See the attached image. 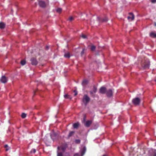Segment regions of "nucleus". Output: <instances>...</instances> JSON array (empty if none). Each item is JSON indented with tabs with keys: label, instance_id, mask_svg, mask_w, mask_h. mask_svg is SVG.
Here are the masks:
<instances>
[{
	"label": "nucleus",
	"instance_id": "obj_1",
	"mask_svg": "<svg viewBox=\"0 0 156 156\" xmlns=\"http://www.w3.org/2000/svg\"><path fill=\"white\" fill-rule=\"evenodd\" d=\"M48 0H47L46 2L42 0H39L38 1V4L40 7L42 8H44L48 4Z\"/></svg>",
	"mask_w": 156,
	"mask_h": 156
},
{
	"label": "nucleus",
	"instance_id": "obj_2",
	"mask_svg": "<svg viewBox=\"0 0 156 156\" xmlns=\"http://www.w3.org/2000/svg\"><path fill=\"white\" fill-rule=\"evenodd\" d=\"M90 100V98L86 94L84 95L83 97L82 101L85 105H87Z\"/></svg>",
	"mask_w": 156,
	"mask_h": 156
},
{
	"label": "nucleus",
	"instance_id": "obj_3",
	"mask_svg": "<svg viewBox=\"0 0 156 156\" xmlns=\"http://www.w3.org/2000/svg\"><path fill=\"white\" fill-rule=\"evenodd\" d=\"M150 65L149 61L148 60H147L145 62L142 64V66L144 69H148Z\"/></svg>",
	"mask_w": 156,
	"mask_h": 156
},
{
	"label": "nucleus",
	"instance_id": "obj_4",
	"mask_svg": "<svg viewBox=\"0 0 156 156\" xmlns=\"http://www.w3.org/2000/svg\"><path fill=\"white\" fill-rule=\"evenodd\" d=\"M132 102L135 105H138L140 104V100L139 98H136L133 99Z\"/></svg>",
	"mask_w": 156,
	"mask_h": 156
},
{
	"label": "nucleus",
	"instance_id": "obj_5",
	"mask_svg": "<svg viewBox=\"0 0 156 156\" xmlns=\"http://www.w3.org/2000/svg\"><path fill=\"white\" fill-rule=\"evenodd\" d=\"M67 147V145L65 144V145H62L60 147H58V149L59 151H61L62 152H64L65 151Z\"/></svg>",
	"mask_w": 156,
	"mask_h": 156
},
{
	"label": "nucleus",
	"instance_id": "obj_6",
	"mask_svg": "<svg viewBox=\"0 0 156 156\" xmlns=\"http://www.w3.org/2000/svg\"><path fill=\"white\" fill-rule=\"evenodd\" d=\"M31 64L33 65H36L38 63V62L36 59L34 58H32L30 59Z\"/></svg>",
	"mask_w": 156,
	"mask_h": 156
},
{
	"label": "nucleus",
	"instance_id": "obj_7",
	"mask_svg": "<svg viewBox=\"0 0 156 156\" xmlns=\"http://www.w3.org/2000/svg\"><path fill=\"white\" fill-rule=\"evenodd\" d=\"M106 94L108 97L111 96L113 94L112 90L111 89H109L106 91Z\"/></svg>",
	"mask_w": 156,
	"mask_h": 156
},
{
	"label": "nucleus",
	"instance_id": "obj_8",
	"mask_svg": "<svg viewBox=\"0 0 156 156\" xmlns=\"http://www.w3.org/2000/svg\"><path fill=\"white\" fill-rule=\"evenodd\" d=\"M7 81V80L4 76H2L0 79V81L3 83H6Z\"/></svg>",
	"mask_w": 156,
	"mask_h": 156
},
{
	"label": "nucleus",
	"instance_id": "obj_9",
	"mask_svg": "<svg viewBox=\"0 0 156 156\" xmlns=\"http://www.w3.org/2000/svg\"><path fill=\"white\" fill-rule=\"evenodd\" d=\"M99 92L100 93L102 94L106 93V88L104 87H101L100 89Z\"/></svg>",
	"mask_w": 156,
	"mask_h": 156
},
{
	"label": "nucleus",
	"instance_id": "obj_10",
	"mask_svg": "<svg viewBox=\"0 0 156 156\" xmlns=\"http://www.w3.org/2000/svg\"><path fill=\"white\" fill-rule=\"evenodd\" d=\"M130 16L128 17L127 18L129 21H132L133 20L134 18V16L132 13H129Z\"/></svg>",
	"mask_w": 156,
	"mask_h": 156
},
{
	"label": "nucleus",
	"instance_id": "obj_11",
	"mask_svg": "<svg viewBox=\"0 0 156 156\" xmlns=\"http://www.w3.org/2000/svg\"><path fill=\"white\" fill-rule=\"evenodd\" d=\"M92 122V120L87 121L85 123V126L87 127H89L90 126Z\"/></svg>",
	"mask_w": 156,
	"mask_h": 156
},
{
	"label": "nucleus",
	"instance_id": "obj_12",
	"mask_svg": "<svg viewBox=\"0 0 156 156\" xmlns=\"http://www.w3.org/2000/svg\"><path fill=\"white\" fill-rule=\"evenodd\" d=\"M97 91V87L95 86H94L93 88V91H90V94L92 96H94V95H93V92L94 93H95Z\"/></svg>",
	"mask_w": 156,
	"mask_h": 156
},
{
	"label": "nucleus",
	"instance_id": "obj_13",
	"mask_svg": "<svg viewBox=\"0 0 156 156\" xmlns=\"http://www.w3.org/2000/svg\"><path fill=\"white\" fill-rule=\"evenodd\" d=\"M150 36L152 37H156V33L154 32H152L150 33Z\"/></svg>",
	"mask_w": 156,
	"mask_h": 156
},
{
	"label": "nucleus",
	"instance_id": "obj_14",
	"mask_svg": "<svg viewBox=\"0 0 156 156\" xmlns=\"http://www.w3.org/2000/svg\"><path fill=\"white\" fill-rule=\"evenodd\" d=\"M86 151V149L85 147H84L83 149L81 150L80 152L82 156H83L85 154Z\"/></svg>",
	"mask_w": 156,
	"mask_h": 156
},
{
	"label": "nucleus",
	"instance_id": "obj_15",
	"mask_svg": "<svg viewBox=\"0 0 156 156\" xmlns=\"http://www.w3.org/2000/svg\"><path fill=\"white\" fill-rule=\"evenodd\" d=\"M88 81L87 80H84L82 82V84L83 86H85L88 83Z\"/></svg>",
	"mask_w": 156,
	"mask_h": 156
},
{
	"label": "nucleus",
	"instance_id": "obj_16",
	"mask_svg": "<svg viewBox=\"0 0 156 156\" xmlns=\"http://www.w3.org/2000/svg\"><path fill=\"white\" fill-rule=\"evenodd\" d=\"M5 27V24L2 23L1 22L0 23V28L1 29H3Z\"/></svg>",
	"mask_w": 156,
	"mask_h": 156
},
{
	"label": "nucleus",
	"instance_id": "obj_17",
	"mask_svg": "<svg viewBox=\"0 0 156 156\" xmlns=\"http://www.w3.org/2000/svg\"><path fill=\"white\" fill-rule=\"evenodd\" d=\"M79 124L78 123H74L73 124V127L74 128H77L79 126Z\"/></svg>",
	"mask_w": 156,
	"mask_h": 156
},
{
	"label": "nucleus",
	"instance_id": "obj_18",
	"mask_svg": "<svg viewBox=\"0 0 156 156\" xmlns=\"http://www.w3.org/2000/svg\"><path fill=\"white\" fill-rule=\"evenodd\" d=\"M64 57L66 58H69L70 57L69 53V52L65 53L64 55Z\"/></svg>",
	"mask_w": 156,
	"mask_h": 156
},
{
	"label": "nucleus",
	"instance_id": "obj_19",
	"mask_svg": "<svg viewBox=\"0 0 156 156\" xmlns=\"http://www.w3.org/2000/svg\"><path fill=\"white\" fill-rule=\"evenodd\" d=\"M95 48H96V47L94 45H92L91 46V47L90 48V49H91V51H95Z\"/></svg>",
	"mask_w": 156,
	"mask_h": 156
},
{
	"label": "nucleus",
	"instance_id": "obj_20",
	"mask_svg": "<svg viewBox=\"0 0 156 156\" xmlns=\"http://www.w3.org/2000/svg\"><path fill=\"white\" fill-rule=\"evenodd\" d=\"M64 97L65 98H69L70 99H71L72 97L69 96V95H68V94H65L64 95Z\"/></svg>",
	"mask_w": 156,
	"mask_h": 156
},
{
	"label": "nucleus",
	"instance_id": "obj_21",
	"mask_svg": "<svg viewBox=\"0 0 156 156\" xmlns=\"http://www.w3.org/2000/svg\"><path fill=\"white\" fill-rule=\"evenodd\" d=\"M56 11L57 12L60 13L62 11V9L60 8H58L56 9Z\"/></svg>",
	"mask_w": 156,
	"mask_h": 156
},
{
	"label": "nucleus",
	"instance_id": "obj_22",
	"mask_svg": "<svg viewBox=\"0 0 156 156\" xmlns=\"http://www.w3.org/2000/svg\"><path fill=\"white\" fill-rule=\"evenodd\" d=\"M20 63L22 66H23L25 64L26 61L24 60H23L20 62Z\"/></svg>",
	"mask_w": 156,
	"mask_h": 156
},
{
	"label": "nucleus",
	"instance_id": "obj_23",
	"mask_svg": "<svg viewBox=\"0 0 156 156\" xmlns=\"http://www.w3.org/2000/svg\"><path fill=\"white\" fill-rule=\"evenodd\" d=\"M26 116V114L25 113H22L21 115V117L23 118H25Z\"/></svg>",
	"mask_w": 156,
	"mask_h": 156
},
{
	"label": "nucleus",
	"instance_id": "obj_24",
	"mask_svg": "<svg viewBox=\"0 0 156 156\" xmlns=\"http://www.w3.org/2000/svg\"><path fill=\"white\" fill-rule=\"evenodd\" d=\"M62 152H58L57 156H62Z\"/></svg>",
	"mask_w": 156,
	"mask_h": 156
},
{
	"label": "nucleus",
	"instance_id": "obj_25",
	"mask_svg": "<svg viewBox=\"0 0 156 156\" xmlns=\"http://www.w3.org/2000/svg\"><path fill=\"white\" fill-rule=\"evenodd\" d=\"M74 133V132L73 131H71L70 132L69 135L68 136L70 137L72 135H73V134Z\"/></svg>",
	"mask_w": 156,
	"mask_h": 156
},
{
	"label": "nucleus",
	"instance_id": "obj_26",
	"mask_svg": "<svg viewBox=\"0 0 156 156\" xmlns=\"http://www.w3.org/2000/svg\"><path fill=\"white\" fill-rule=\"evenodd\" d=\"M108 19L107 18V17H105L102 20V21L106 22V21H108Z\"/></svg>",
	"mask_w": 156,
	"mask_h": 156
},
{
	"label": "nucleus",
	"instance_id": "obj_27",
	"mask_svg": "<svg viewBox=\"0 0 156 156\" xmlns=\"http://www.w3.org/2000/svg\"><path fill=\"white\" fill-rule=\"evenodd\" d=\"M80 140L79 139H77L75 140V142L76 144L80 143Z\"/></svg>",
	"mask_w": 156,
	"mask_h": 156
},
{
	"label": "nucleus",
	"instance_id": "obj_28",
	"mask_svg": "<svg viewBox=\"0 0 156 156\" xmlns=\"http://www.w3.org/2000/svg\"><path fill=\"white\" fill-rule=\"evenodd\" d=\"M36 151L35 149H32L30 151L31 153H34Z\"/></svg>",
	"mask_w": 156,
	"mask_h": 156
},
{
	"label": "nucleus",
	"instance_id": "obj_29",
	"mask_svg": "<svg viewBox=\"0 0 156 156\" xmlns=\"http://www.w3.org/2000/svg\"><path fill=\"white\" fill-rule=\"evenodd\" d=\"M81 37L83 39H85L87 38L86 36L84 34H82Z\"/></svg>",
	"mask_w": 156,
	"mask_h": 156
},
{
	"label": "nucleus",
	"instance_id": "obj_30",
	"mask_svg": "<svg viewBox=\"0 0 156 156\" xmlns=\"http://www.w3.org/2000/svg\"><path fill=\"white\" fill-rule=\"evenodd\" d=\"M73 19V18L71 16V17H69V20L70 21H72Z\"/></svg>",
	"mask_w": 156,
	"mask_h": 156
},
{
	"label": "nucleus",
	"instance_id": "obj_31",
	"mask_svg": "<svg viewBox=\"0 0 156 156\" xmlns=\"http://www.w3.org/2000/svg\"><path fill=\"white\" fill-rule=\"evenodd\" d=\"M74 96H76L77 94V92L76 90H74Z\"/></svg>",
	"mask_w": 156,
	"mask_h": 156
},
{
	"label": "nucleus",
	"instance_id": "obj_32",
	"mask_svg": "<svg viewBox=\"0 0 156 156\" xmlns=\"http://www.w3.org/2000/svg\"><path fill=\"white\" fill-rule=\"evenodd\" d=\"M151 2L153 3H154L156 2V0H151Z\"/></svg>",
	"mask_w": 156,
	"mask_h": 156
},
{
	"label": "nucleus",
	"instance_id": "obj_33",
	"mask_svg": "<svg viewBox=\"0 0 156 156\" xmlns=\"http://www.w3.org/2000/svg\"><path fill=\"white\" fill-rule=\"evenodd\" d=\"M74 156H80L78 154H76L74 155Z\"/></svg>",
	"mask_w": 156,
	"mask_h": 156
},
{
	"label": "nucleus",
	"instance_id": "obj_34",
	"mask_svg": "<svg viewBox=\"0 0 156 156\" xmlns=\"http://www.w3.org/2000/svg\"><path fill=\"white\" fill-rule=\"evenodd\" d=\"M84 53V49H83L82 51L81 52V54H83V53Z\"/></svg>",
	"mask_w": 156,
	"mask_h": 156
},
{
	"label": "nucleus",
	"instance_id": "obj_35",
	"mask_svg": "<svg viewBox=\"0 0 156 156\" xmlns=\"http://www.w3.org/2000/svg\"><path fill=\"white\" fill-rule=\"evenodd\" d=\"M97 19L98 20H100V18L99 17H98Z\"/></svg>",
	"mask_w": 156,
	"mask_h": 156
},
{
	"label": "nucleus",
	"instance_id": "obj_36",
	"mask_svg": "<svg viewBox=\"0 0 156 156\" xmlns=\"http://www.w3.org/2000/svg\"><path fill=\"white\" fill-rule=\"evenodd\" d=\"M8 145H5V148H6L8 147Z\"/></svg>",
	"mask_w": 156,
	"mask_h": 156
},
{
	"label": "nucleus",
	"instance_id": "obj_37",
	"mask_svg": "<svg viewBox=\"0 0 156 156\" xmlns=\"http://www.w3.org/2000/svg\"><path fill=\"white\" fill-rule=\"evenodd\" d=\"M154 156H156V152L154 153Z\"/></svg>",
	"mask_w": 156,
	"mask_h": 156
},
{
	"label": "nucleus",
	"instance_id": "obj_38",
	"mask_svg": "<svg viewBox=\"0 0 156 156\" xmlns=\"http://www.w3.org/2000/svg\"><path fill=\"white\" fill-rule=\"evenodd\" d=\"M154 25H155V26H156V23H154Z\"/></svg>",
	"mask_w": 156,
	"mask_h": 156
},
{
	"label": "nucleus",
	"instance_id": "obj_39",
	"mask_svg": "<svg viewBox=\"0 0 156 156\" xmlns=\"http://www.w3.org/2000/svg\"><path fill=\"white\" fill-rule=\"evenodd\" d=\"M6 151H8V149H6Z\"/></svg>",
	"mask_w": 156,
	"mask_h": 156
},
{
	"label": "nucleus",
	"instance_id": "obj_40",
	"mask_svg": "<svg viewBox=\"0 0 156 156\" xmlns=\"http://www.w3.org/2000/svg\"><path fill=\"white\" fill-rule=\"evenodd\" d=\"M67 154V156H69L68 154Z\"/></svg>",
	"mask_w": 156,
	"mask_h": 156
},
{
	"label": "nucleus",
	"instance_id": "obj_41",
	"mask_svg": "<svg viewBox=\"0 0 156 156\" xmlns=\"http://www.w3.org/2000/svg\"><path fill=\"white\" fill-rule=\"evenodd\" d=\"M103 156H106L105 155H103Z\"/></svg>",
	"mask_w": 156,
	"mask_h": 156
}]
</instances>
